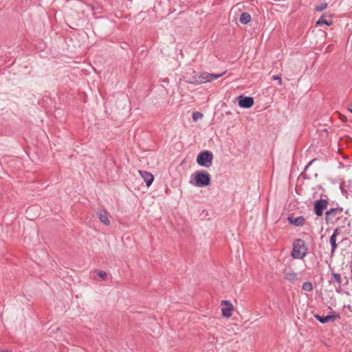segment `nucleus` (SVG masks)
I'll use <instances>...</instances> for the list:
<instances>
[{
    "label": "nucleus",
    "instance_id": "obj_2",
    "mask_svg": "<svg viewBox=\"0 0 352 352\" xmlns=\"http://www.w3.org/2000/svg\"><path fill=\"white\" fill-rule=\"evenodd\" d=\"M307 248L302 239H297L293 243L292 256L295 259H302L307 254Z\"/></svg>",
    "mask_w": 352,
    "mask_h": 352
},
{
    "label": "nucleus",
    "instance_id": "obj_15",
    "mask_svg": "<svg viewBox=\"0 0 352 352\" xmlns=\"http://www.w3.org/2000/svg\"><path fill=\"white\" fill-rule=\"evenodd\" d=\"M251 20V16L248 12H243L241 14L239 21L243 25L248 24Z\"/></svg>",
    "mask_w": 352,
    "mask_h": 352
},
{
    "label": "nucleus",
    "instance_id": "obj_24",
    "mask_svg": "<svg viewBox=\"0 0 352 352\" xmlns=\"http://www.w3.org/2000/svg\"><path fill=\"white\" fill-rule=\"evenodd\" d=\"M349 111L352 113V107L349 109Z\"/></svg>",
    "mask_w": 352,
    "mask_h": 352
},
{
    "label": "nucleus",
    "instance_id": "obj_17",
    "mask_svg": "<svg viewBox=\"0 0 352 352\" xmlns=\"http://www.w3.org/2000/svg\"><path fill=\"white\" fill-rule=\"evenodd\" d=\"M331 21H327L324 16H322L316 22V25H321V24H325L328 26L331 25Z\"/></svg>",
    "mask_w": 352,
    "mask_h": 352
},
{
    "label": "nucleus",
    "instance_id": "obj_9",
    "mask_svg": "<svg viewBox=\"0 0 352 352\" xmlns=\"http://www.w3.org/2000/svg\"><path fill=\"white\" fill-rule=\"evenodd\" d=\"M315 318L317 319L322 324H325L329 321H334L337 319L340 318V316L339 314L335 315H328L327 316H321L318 314H316L314 316Z\"/></svg>",
    "mask_w": 352,
    "mask_h": 352
},
{
    "label": "nucleus",
    "instance_id": "obj_11",
    "mask_svg": "<svg viewBox=\"0 0 352 352\" xmlns=\"http://www.w3.org/2000/svg\"><path fill=\"white\" fill-rule=\"evenodd\" d=\"M138 173L142 177L144 181L146 182V186L148 187L150 186L153 183L154 179L153 175L149 172L140 170H138Z\"/></svg>",
    "mask_w": 352,
    "mask_h": 352
},
{
    "label": "nucleus",
    "instance_id": "obj_7",
    "mask_svg": "<svg viewBox=\"0 0 352 352\" xmlns=\"http://www.w3.org/2000/svg\"><path fill=\"white\" fill-rule=\"evenodd\" d=\"M340 232H341V229L340 228L338 227L337 228H336L332 234V235L331 236L330 239H329V242H330V244H331V254L333 255L337 248H338V245L336 243V239H337V236L340 234Z\"/></svg>",
    "mask_w": 352,
    "mask_h": 352
},
{
    "label": "nucleus",
    "instance_id": "obj_4",
    "mask_svg": "<svg viewBox=\"0 0 352 352\" xmlns=\"http://www.w3.org/2000/svg\"><path fill=\"white\" fill-rule=\"evenodd\" d=\"M212 153L208 151H206L198 154L197 157V162L201 166L209 168L212 164Z\"/></svg>",
    "mask_w": 352,
    "mask_h": 352
},
{
    "label": "nucleus",
    "instance_id": "obj_8",
    "mask_svg": "<svg viewBox=\"0 0 352 352\" xmlns=\"http://www.w3.org/2000/svg\"><path fill=\"white\" fill-rule=\"evenodd\" d=\"M254 104V99L252 97L240 96L239 97V105L242 108L249 109Z\"/></svg>",
    "mask_w": 352,
    "mask_h": 352
},
{
    "label": "nucleus",
    "instance_id": "obj_1",
    "mask_svg": "<svg viewBox=\"0 0 352 352\" xmlns=\"http://www.w3.org/2000/svg\"><path fill=\"white\" fill-rule=\"evenodd\" d=\"M224 74L225 72L219 74H213L208 72L198 73L189 78L187 82L190 84L200 85L216 80L221 77Z\"/></svg>",
    "mask_w": 352,
    "mask_h": 352
},
{
    "label": "nucleus",
    "instance_id": "obj_25",
    "mask_svg": "<svg viewBox=\"0 0 352 352\" xmlns=\"http://www.w3.org/2000/svg\"><path fill=\"white\" fill-rule=\"evenodd\" d=\"M5 352H12V351H5Z\"/></svg>",
    "mask_w": 352,
    "mask_h": 352
},
{
    "label": "nucleus",
    "instance_id": "obj_10",
    "mask_svg": "<svg viewBox=\"0 0 352 352\" xmlns=\"http://www.w3.org/2000/svg\"><path fill=\"white\" fill-rule=\"evenodd\" d=\"M222 304L226 305V307L222 308V315L226 318H230L232 313V305L228 300H223Z\"/></svg>",
    "mask_w": 352,
    "mask_h": 352
},
{
    "label": "nucleus",
    "instance_id": "obj_6",
    "mask_svg": "<svg viewBox=\"0 0 352 352\" xmlns=\"http://www.w3.org/2000/svg\"><path fill=\"white\" fill-rule=\"evenodd\" d=\"M328 202L326 199H318L314 203V212L318 217H321L324 210L327 208Z\"/></svg>",
    "mask_w": 352,
    "mask_h": 352
},
{
    "label": "nucleus",
    "instance_id": "obj_12",
    "mask_svg": "<svg viewBox=\"0 0 352 352\" xmlns=\"http://www.w3.org/2000/svg\"><path fill=\"white\" fill-rule=\"evenodd\" d=\"M97 214L100 221L106 226H109L110 224V221L109 219V213L105 210H100L98 211Z\"/></svg>",
    "mask_w": 352,
    "mask_h": 352
},
{
    "label": "nucleus",
    "instance_id": "obj_3",
    "mask_svg": "<svg viewBox=\"0 0 352 352\" xmlns=\"http://www.w3.org/2000/svg\"><path fill=\"white\" fill-rule=\"evenodd\" d=\"M192 177L195 179L194 185L198 187L207 186L211 182L210 174L203 170L196 171Z\"/></svg>",
    "mask_w": 352,
    "mask_h": 352
},
{
    "label": "nucleus",
    "instance_id": "obj_23",
    "mask_svg": "<svg viewBox=\"0 0 352 352\" xmlns=\"http://www.w3.org/2000/svg\"><path fill=\"white\" fill-rule=\"evenodd\" d=\"M315 161V160H312L309 163L305 166V171H306L308 168L311 166V164Z\"/></svg>",
    "mask_w": 352,
    "mask_h": 352
},
{
    "label": "nucleus",
    "instance_id": "obj_22",
    "mask_svg": "<svg viewBox=\"0 0 352 352\" xmlns=\"http://www.w3.org/2000/svg\"><path fill=\"white\" fill-rule=\"evenodd\" d=\"M272 78L274 80H278L279 85H282V79H281V78L279 76H273Z\"/></svg>",
    "mask_w": 352,
    "mask_h": 352
},
{
    "label": "nucleus",
    "instance_id": "obj_21",
    "mask_svg": "<svg viewBox=\"0 0 352 352\" xmlns=\"http://www.w3.org/2000/svg\"><path fill=\"white\" fill-rule=\"evenodd\" d=\"M332 276H333V277L334 278V280L336 282H337L339 284H340L342 283V278H341L340 274H337V273H333Z\"/></svg>",
    "mask_w": 352,
    "mask_h": 352
},
{
    "label": "nucleus",
    "instance_id": "obj_14",
    "mask_svg": "<svg viewBox=\"0 0 352 352\" xmlns=\"http://www.w3.org/2000/svg\"><path fill=\"white\" fill-rule=\"evenodd\" d=\"M284 278L290 282H294L298 279V274L292 270H287L284 272Z\"/></svg>",
    "mask_w": 352,
    "mask_h": 352
},
{
    "label": "nucleus",
    "instance_id": "obj_20",
    "mask_svg": "<svg viewBox=\"0 0 352 352\" xmlns=\"http://www.w3.org/2000/svg\"><path fill=\"white\" fill-rule=\"evenodd\" d=\"M96 274L98 277H100V278H102L103 280H105L107 277V274L104 271H102V270L97 271Z\"/></svg>",
    "mask_w": 352,
    "mask_h": 352
},
{
    "label": "nucleus",
    "instance_id": "obj_13",
    "mask_svg": "<svg viewBox=\"0 0 352 352\" xmlns=\"http://www.w3.org/2000/svg\"><path fill=\"white\" fill-rule=\"evenodd\" d=\"M287 219L290 224L294 225L296 226H302L305 223V219L302 216H299L296 218L293 217H289Z\"/></svg>",
    "mask_w": 352,
    "mask_h": 352
},
{
    "label": "nucleus",
    "instance_id": "obj_5",
    "mask_svg": "<svg viewBox=\"0 0 352 352\" xmlns=\"http://www.w3.org/2000/svg\"><path fill=\"white\" fill-rule=\"evenodd\" d=\"M343 208H335L327 210L325 213V221L327 223H331L342 217Z\"/></svg>",
    "mask_w": 352,
    "mask_h": 352
},
{
    "label": "nucleus",
    "instance_id": "obj_18",
    "mask_svg": "<svg viewBox=\"0 0 352 352\" xmlns=\"http://www.w3.org/2000/svg\"><path fill=\"white\" fill-rule=\"evenodd\" d=\"M327 8V3L325 2L321 3L319 6L316 7L315 10L317 12H321Z\"/></svg>",
    "mask_w": 352,
    "mask_h": 352
},
{
    "label": "nucleus",
    "instance_id": "obj_19",
    "mask_svg": "<svg viewBox=\"0 0 352 352\" xmlns=\"http://www.w3.org/2000/svg\"><path fill=\"white\" fill-rule=\"evenodd\" d=\"M203 118V114L200 112H194L192 113V120L194 121H197L199 119H201Z\"/></svg>",
    "mask_w": 352,
    "mask_h": 352
},
{
    "label": "nucleus",
    "instance_id": "obj_16",
    "mask_svg": "<svg viewBox=\"0 0 352 352\" xmlns=\"http://www.w3.org/2000/svg\"><path fill=\"white\" fill-rule=\"evenodd\" d=\"M302 290L305 292H311L313 290V285L311 282H305L302 287Z\"/></svg>",
    "mask_w": 352,
    "mask_h": 352
}]
</instances>
